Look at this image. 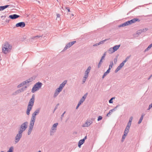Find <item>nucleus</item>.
I'll return each instance as SVG.
<instances>
[{
    "label": "nucleus",
    "instance_id": "nucleus-21",
    "mask_svg": "<svg viewBox=\"0 0 152 152\" xmlns=\"http://www.w3.org/2000/svg\"><path fill=\"white\" fill-rule=\"evenodd\" d=\"M10 5H7L4 6H0V11H1L3 10H4L8 7Z\"/></svg>",
    "mask_w": 152,
    "mask_h": 152
},
{
    "label": "nucleus",
    "instance_id": "nucleus-33",
    "mask_svg": "<svg viewBox=\"0 0 152 152\" xmlns=\"http://www.w3.org/2000/svg\"><path fill=\"white\" fill-rule=\"evenodd\" d=\"M87 93H86L82 97V98L81 99H83L84 101L85 100V99H86L87 96Z\"/></svg>",
    "mask_w": 152,
    "mask_h": 152
},
{
    "label": "nucleus",
    "instance_id": "nucleus-41",
    "mask_svg": "<svg viewBox=\"0 0 152 152\" xmlns=\"http://www.w3.org/2000/svg\"><path fill=\"white\" fill-rule=\"evenodd\" d=\"M141 30H142V32H145L147 31L148 30V29L147 28H143V29H141Z\"/></svg>",
    "mask_w": 152,
    "mask_h": 152
},
{
    "label": "nucleus",
    "instance_id": "nucleus-4",
    "mask_svg": "<svg viewBox=\"0 0 152 152\" xmlns=\"http://www.w3.org/2000/svg\"><path fill=\"white\" fill-rule=\"evenodd\" d=\"M22 133L20 131H18V134L16 135L15 137V143H17L19 142L20 138L22 136Z\"/></svg>",
    "mask_w": 152,
    "mask_h": 152
},
{
    "label": "nucleus",
    "instance_id": "nucleus-3",
    "mask_svg": "<svg viewBox=\"0 0 152 152\" xmlns=\"http://www.w3.org/2000/svg\"><path fill=\"white\" fill-rule=\"evenodd\" d=\"M28 124V122L27 121H26L23 123L20 126V127L19 131H20V132L23 133V132L25 131L26 129L27 128Z\"/></svg>",
    "mask_w": 152,
    "mask_h": 152
},
{
    "label": "nucleus",
    "instance_id": "nucleus-29",
    "mask_svg": "<svg viewBox=\"0 0 152 152\" xmlns=\"http://www.w3.org/2000/svg\"><path fill=\"white\" fill-rule=\"evenodd\" d=\"M113 48H110L108 51L107 52L109 53H114V52L113 51Z\"/></svg>",
    "mask_w": 152,
    "mask_h": 152
},
{
    "label": "nucleus",
    "instance_id": "nucleus-36",
    "mask_svg": "<svg viewBox=\"0 0 152 152\" xmlns=\"http://www.w3.org/2000/svg\"><path fill=\"white\" fill-rule=\"evenodd\" d=\"M109 39H105V40H102V41H101L99 43V45H100V44H103L104 43V42L105 41H106L107 40H109Z\"/></svg>",
    "mask_w": 152,
    "mask_h": 152
},
{
    "label": "nucleus",
    "instance_id": "nucleus-18",
    "mask_svg": "<svg viewBox=\"0 0 152 152\" xmlns=\"http://www.w3.org/2000/svg\"><path fill=\"white\" fill-rule=\"evenodd\" d=\"M33 106L30 105L29 106L28 104L26 112L27 115H29L30 111L31 110Z\"/></svg>",
    "mask_w": 152,
    "mask_h": 152
},
{
    "label": "nucleus",
    "instance_id": "nucleus-15",
    "mask_svg": "<svg viewBox=\"0 0 152 152\" xmlns=\"http://www.w3.org/2000/svg\"><path fill=\"white\" fill-rule=\"evenodd\" d=\"M124 63H121L120 64L119 66L117 67L115 71V73L117 72L118 71L120 70L121 68L124 66Z\"/></svg>",
    "mask_w": 152,
    "mask_h": 152
},
{
    "label": "nucleus",
    "instance_id": "nucleus-26",
    "mask_svg": "<svg viewBox=\"0 0 152 152\" xmlns=\"http://www.w3.org/2000/svg\"><path fill=\"white\" fill-rule=\"evenodd\" d=\"M128 26L127 24V23L126 22L124 23H122L121 24H120L118 26L119 27H124V26Z\"/></svg>",
    "mask_w": 152,
    "mask_h": 152
},
{
    "label": "nucleus",
    "instance_id": "nucleus-23",
    "mask_svg": "<svg viewBox=\"0 0 152 152\" xmlns=\"http://www.w3.org/2000/svg\"><path fill=\"white\" fill-rule=\"evenodd\" d=\"M144 115H145V114H144L143 113L142 114V115H141V117H140V118L138 122V124H139L141 123V122H142V121L143 119V117H144Z\"/></svg>",
    "mask_w": 152,
    "mask_h": 152
},
{
    "label": "nucleus",
    "instance_id": "nucleus-37",
    "mask_svg": "<svg viewBox=\"0 0 152 152\" xmlns=\"http://www.w3.org/2000/svg\"><path fill=\"white\" fill-rule=\"evenodd\" d=\"M127 134L124 133V134L122 136V142H123L124 140L126 137L127 136Z\"/></svg>",
    "mask_w": 152,
    "mask_h": 152
},
{
    "label": "nucleus",
    "instance_id": "nucleus-64",
    "mask_svg": "<svg viewBox=\"0 0 152 152\" xmlns=\"http://www.w3.org/2000/svg\"><path fill=\"white\" fill-rule=\"evenodd\" d=\"M132 120H133V117L132 116H131L129 120L132 121Z\"/></svg>",
    "mask_w": 152,
    "mask_h": 152
},
{
    "label": "nucleus",
    "instance_id": "nucleus-45",
    "mask_svg": "<svg viewBox=\"0 0 152 152\" xmlns=\"http://www.w3.org/2000/svg\"><path fill=\"white\" fill-rule=\"evenodd\" d=\"M58 125V123L54 124L53 126V128H55L56 129L57 126Z\"/></svg>",
    "mask_w": 152,
    "mask_h": 152
},
{
    "label": "nucleus",
    "instance_id": "nucleus-50",
    "mask_svg": "<svg viewBox=\"0 0 152 152\" xmlns=\"http://www.w3.org/2000/svg\"><path fill=\"white\" fill-rule=\"evenodd\" d=\"M86 79L85 78H84L83 77V80H82V84H83L85 82L86 80Z\"/></svg>",
    "mask_w": 152,
    "mask_h": 152
},
{
    "label": "nucleus",
    "instance_id": "nucleus-54",
    "mask_svg": "<svg viewBox=\"0 0 152 152\" xmlns=\"http://www.w3.org/2000/svg\"><path fill=\"white\" fill-rule=\"evenodd\" d=\"M117 58H114V63L115 64L116 63V62H117Z\"/></svg>",
    "mask_w": 152,
    "mask_h": 152
},
{
    "label": "nucleus",
    "instance_id": "nucleus-46",
    "mask_svg": "<svg viewBox=\"0 0 152 152\" xmlns=\"http://www.w3.org/2000/svg\"><path fill=\"white\" fill-rule=\"evenodd\" d=\"M129 58H126V59L122 63H124V65L125 63L128 61Z\"/></svg>",
    "mask_w": 152,
    "mask_h": 152
},
{
    "label": "nucleus",
    "instance_id": "nucleus-39",
    "mask_svg": "<svg viewBox=\"0 0 152 152\" xmlns=\"http://www.w3.org/2000/svg\"><path fill=\"white\" fill-rule=\"evenodd\" d=\"M111 69L108 68V69L107 70L106 72L104 73V74L107 75L110 72Z\"/></svg>",
    "mask_w": 152,
    "mask_h": 152
},
{
    "label": "nucleus",
    "instance_id": "nucleus-51",
    "mask_svg": "<svg viewBox=\"0 0 152 152\" xmlns=\"http://www.w3.org/2000/svg\"><path fill=\"white\" fill-rule=\"evenodd\" d=\"M131 125V124L130 123H128L127 126H126V127H128V128H130V127Z\"/></svg>",
    "mask_w": 152,
    "mask_h": 152
},
{
    "label": "nucleus",
    "instance_id": "nucleus-12",
    "mask_svg": "<svg viewBox=\"0 0 152 152\" xmlns=\"http://www.w3.org/2000/svg\"><path fill=\"white\" fill-rule=\"evenodd\" d=\"M124 63H121L120 64L119 66L117 67L115 71V73L117 72L118 71L120 70L121 68L124 66Z\"/></svg>",
    "mask_w": 152,
    "mask_h": 152
},
{
    "label": "nucleus",
    "instance_id": "nucleus-55",
    "mask_svg": "<svg viewBox=\"0 0 152 152\" xmlns=\"http://www.w3.org/2000/svg\"><path fill=\"white\" fill-rule=\"evenodd\" d=\"M66 112L65 111L61 115V119L62 120V118L64 117V114Z\"/></svg>",
    "mask_w": 152,
    "mask_h": 152
},
{
    "label": "nucleus",
    "instance_id": "nucleus-43",
    "mask_svg": "<svg viewBox=\"0 0 152 152\" xmlns=\"http://www.w3.org/2000/svg\"><path fill=\"white\" fill-rule=\"evenodd\" d=\"M56 131L55 130L53 131L51 130L50 131V135L52 136L54 134V133Z\"/></svg>",
    "mask_w": 152,
    "mask_h": 152
},
{
    "label": "nucleus",
    "instance_id": "nucleus-57",
    "mask_svg": "<svg viewBox=\"0 0 152 152\" xmlns=\"http://www.w3.org/2000/svg\"><path fill=\"white\" fill-rule=\"evenodd\" d=\"M22 85L23 86L24 85H26V84H27L26 83V81H23V82H22Z\"/></svg>",
    "mask_w": 152,
    "mask_h": 152
},
{
    "label": "nucleus",
    "instance_id": "nucleus-7",
    "mask_svg": "<svg viewBox=\"0 0 152 152\" xmlns=\"http://www.w3.org/2000/svg\"><path fill=\"white\" fill-rule=\"evenodd\" d=\"M140 21V20L139 18H134L133 19L126 21L127 23V25H129L135 23L136 21L139 22Z\"/></svg>",
    "mask_w": 152,
    "mask_h": 152
},
{
    "label": "nucleus",
    "instance_id": "nucleus-59",
    "mask_svg": "<svg viewBox=\"0 0 152 152\" xmlns=\"http://www.w3.org/2000/svg\"><path fill=\"white\" fill-rule=\"evenodd\" d=\"M99 45V44L98 43H96L94 44L93 45V46L95 47V46H98Z\"/></svg>",
    "mask_w": 152,
    "mask_h": 152
},
{
    "label": "nucleus",
    "instance_id": "nucleus-17",
    "mask_svg": "<svg viewBox=\"0 0 152 152\" xmlns=\"http://www.w3.org/2000/svg\"><path fill=\"white\" fill-rule=\"evenodd\" d=\"M40 109H37L35 111V112L32 114V117L36 118V116L37 115L39 114V112Z\"/></svg>",
    "mask_w": 152,
    "mask_h": 152
},
{
    "label": "nucleus",
    "instance_id": "nucleus-42",
    "mask_svg": "<svg viewBox=\"0 0 152 152\" xmlns=\"http://www.w3.org/2000/svg\"><path fill=\"white\" fill-rule=\"evenodd\" d=\"M113 112V111H111V110H110L109 111V112L108 113L107 115H106V116H107V117H109L110 116V115H111V114H112V112Z\"/></svg>",
    "mask_w": 152,
    "mask_h": 152
},
{
    "label": "nucleus",
    "instance_id": "nucleus-58",
    "mask_svg": "<svg viewBox=\"0 0 152 152\" xmlns=\"http://www.w3.org/2000/svg\"><path fill=\"white\" fill-rule=\"evenodd\" d=\"M23 85H22V83L19 84L18 86V88H20V87H21L22 86H23Z\"/></svg>",
    "mask_w": 152,
    "mask_h": 152
},
{
    "label": "nucleus",
    "instance_id": "nucleus-13",
    "mask_svg": "<svg viewBox=\"0 0 152 152\" xmlns=\"http://www.w3.org/2000/svg\"><path fill=\"white\" fill-rule=\"evenodd\" d=\"M124 63H121L120 64L119 66L117 67L115 71V73L117 72L118 71L120 70L121 68L124 66Z\"/></svg>",
    "mask_w": 152,
    "mask_h": 152
},
{
    "label": "nucleus",
    "instance_id": "nucleus-16",
    "mask_svg": "<svg viewBox=\"0 0 152 152\" xmlns=\"http://www.w3.org/2000/svg\"><path fill=\"white\" fill-rule=\"evenodd\" d=\"M35 120H36L35 118H34L31 117V121H30V124H29V126H30L31 127L32 126V127H34V122L35 121Z\"/></svg>",
    "mask_w": 152,
    "mask_h": 152
},
{
    "label": "nucleus",
    "instance_id": "nucleus-52",
    "mask_svg": "<svg viewBox=\"0 0 152 152\" xmlns=\"http://www.w3.org/2000/svg\"><path fill=\"white\" fill-rule=\"evenodd\" d=\"M65 9H67L68 10V12H70V10L69 9V7H65Z\"/></svg>",
    "mask_w": 152,
    "mask_h": 152
},
{
    "label": "nucleus",
    "instance_id": "nucleus-44",
    "mask_svg": "<svg viewBox=\"0 0 152 152\" xmlns=\"http://www.w3.org/2000/svg\"><path fill=\"white\" fill-rule=\"evenodd\" d=\"M59 105V103H58V104H57V105H56V106H55V107L54 110V111H53V113H54V112L58 108V106Z\"/></svg>",
    "mask_w": 152,
    "mask_h": 152
},
{
    "label": "nucleus",
    "instance_id": "nucleus-49",
    "mask_svg": "<svg viewBox=\"0 0 152 152\" xmlns=\"http://www.w3.org/2000/svg\"><path fill=\"white\" fill-rule=\"evenodd\" d=\"M88 74H87L85 73V75L83 77L85 78L86 79H87L88 78Z\"/></svg>",
    "mask_w": 152,
    "mask_h": 152
},
{
    "label": "nucleus",
    "instance_id": "nucleus-11",
    "mask_svg": "<svg viewBox=\"0 0 152 152\" xmlns=\"http://www.w3.org/2000/svg\"><path fill=\"white\" fill-rule=\"evenodd\" d=\"M20 17V16L16 14L10 15L9 18L12 20L16 19Z\"/></svg>",
    "mask_w": 152,
    "mask_h": 152
},
{
    "label": "nucleus",
    "instance_id": "nucleus-9",
    "mask_svg": "<svg viewBox=\"0 0 152 152\" xmlns=\"http://www.w3.org/2000/svg\"><path fill=\"white\" fill-rule=\"evenodd\" d=\"M91 120H89V121L86 122V123L83 124V127H88L92 123V121L94 120V118H91Z\"/></svg>",
    "mask_w": 152,
    "mask_h": 152
},
{
    "label": "nucleus",
    "instance_id": "nucleus-31",
    "mask_svg": "<svg viewBox=\"0 0 152 152\" xmlns=\"http://www.w3.org/2000/svg\"><path fill=\"white\" fill-rule=\"evenodd\" d=\"M27 88V86H25L24 87L22 88L19 90H18V91H19V92H21L22 91H23L24 90H25L26 88Z\"/></svg>",
    "mask_w": 152,
    "mask_h": 152
},
{
    "label": "nucleus",
    "instance_id": "nucleus-30",
    "mask_svg": "<svg viewBox=\"0 0 152 152\" xmlns=\"http://www.w3.org/2000/svg\"><path fill=\"white\" fill-rule=\"evenodd\" d=\"M129 128H128V127H126V128L125 130L124 133L125 134H127L129 132Z\"/></svg>",
    "mask_w": 152,
    "mask_h": 152
},
{
    "label": "nucleus",
    "instance_id": "nucleus-61",
    "mask_svg": "<svg viewBox=\"0 0 152 152\" xmlns=\"http://www.w3.org/2000/svg\"><path fill=\"white\" fill-rule=\"evenodd\" d=\"M106 52H105V53H104L103 56H102V57H105V56H106Z\"/></svg>",
    "mask_w": 152,
    "mask_h": 152
},
{
    "label": "nucleus",
    "instance_id": "nucleus-60",
    "mask_svg": "<svg viewBox=\"0 0 152 152\" xmlns=\"http://www.w3.org/2000/svg\"><path fill=\"white\" fill-rule=\"evenodd\" d=\"M51 130H52L53 131L55 130L56 131V129L55 128H53V126L51 128Z\"/></svg>",
    "mask_w": 152,
    "mask_h": 152
},
{
    "label": "nucleus",
    "instance_id": "nucleus-10",
    "mask_svg": "<svg viewBox=\"0 0 152 152\" xmlns=\"http://www.w3.org/2000/svg\"><path fill=\"white\" fill-rule=\"evenodd\" d=\"M25 26V24L24 22H21L17 23L16 24V27H20L21 28H23Z\"/></svg>",
    "mask_w": 152,
    "mask_h": 152
},
{
    "label": "nucleus",
    "instance_id": "nucleus-6",
    "mask_svg": "<svg viewBox=\"0 0 152 152\" xmlns=\"http://www.w3.org/2000/svg\"><path fill=\"white\" fill-rule=\"evenodd\" d=\"M76 42V41H74L69 42L66 45L63 51H64L66 50L68 48H69L73 45L75 44Z\"/></svg>",
    "mask_w": 152,
    "mask_h": 152
},
{
    "label": "nucleus",
    "instance_id": "nucleus-22",
    "mask_svg": "<svg viewBox=\"0 0 152 152\" xmlns=\"http://www.w3.org/2000/svg\"><path fill=\"white\" fill-rule=\"evenodd\" d=\"M33 127L29 126L28 127V135H29L32 130L33 129Z\"/></svg>",
    "mask_w": 152,
    "mask_h": 152
},
{
    "label": "nucleus",
    "instance_id": "nucleus-48",
    "mask_svg": "<svg viewBox=\"0 0 152 152\" xmlns=\"http://www.w3.org/2000/svg\"><path fill=\"white\" fill-rule=\"evenodd\" d=\"M102 118V117L101 116H99L97 119V121H99L101 120Z\"/></svg>",
    "mask_w": 152,
    "mask_h": 152
},
{
    "label": "nucleus",
    "instance_id": "nucleus-14",
    "mask_svg": "<svg viewBox=\"0 0 152 152\" xmlns=\"http://www.w3.org/2000/svg\"><path fill=\"white\" fill-rule=\"evenodd\" d=\"M124 63H121L120 64L119 66L117 67L115 71V73L117 72L118 71L120 70L121 68L124 66Z\"/></svg>",
    "mask_w": 152,
    "mask_h": 152
},
{
    "label": "nucleus",
    "instance_id": "nucleus-62",
    "mask_svg": "<svg viewBox=\"0 0 152 152\" xmlns=\"http://www.w3.org/2000/svg\"><path fill=\"white\" fill-rule=\"evenodd\" d=\"M87 138V136H86L85 137L82 139L83 140H84V141H85V140H86Z\"/></svg>",
    "mask_w": 152,
    "mask_h": 152
},
{
    "label": "nucleus",
    "instance_id": "nucleus-2",
    "mask_svg": "<svg viewBox=\"0 0 152 152\" xmlns=\"http://www.w3.org/2000/svg\"><path fill=\"white\" fill-rule=\"evenodd\" d=\"M42 85V84L41 82H39L36 83L33 87L31 90V92L32 93H34L36 91H38L41 88Z\"/></svg>",
    "mask_w": 152,
    "mask_h": 152
},
{
    "label": "nucleus",
    "instance_id": "nucleus-53",
    "mask_svg": "<svg viewBox=\"0 0 152 152\" xmlns=\"http://www.w3.org/2000/svg\"><path fill=\"white\" fill-rule=\"evenodd\" d=\"M109 103H112L113 102L112 99H110L109 101Z\"/></svg>",
    "mask_w": 152,
    "mask_h": 152
},
{
    "label": "nucleus",
    "instance_id": "nucleus-28",
    "mask_svg": "<svg viewBox=\"0 0 152 152\" xmlns=\"http://www.w3.org/2000/svg\"><path fill=\"white\" fill-rule=\"evenodd\" d=\"M110 65L109 66V68L111 69L113 67V61H110Z\"/></svg>",
    "mask_w": 152,
    "mask_h": 152
},
{
    "label": "nucleus",
    "instance_id": "nucleus-8",
    "mask_svg": "<svg viewBox=\"0 0 152 152\" xmlns=\"http://www.w3.org/2000/svg\"><path fill=\"white\" fill-rule=\"evenodd\" d=\"M35 96L34 94L32 95V97L30 99L28 102V105H29V106H30V105L33 106L35 100Z\"/></svg>",
    "mask_w": 152,
    "mask_h": 152
},
{
    "label": "nucleus",
    "instance_id": "nucleus-27",
    "mask_svg": "<svg viewBox=\"0 0 152 152\" xmlns=\"http://www.w3.org/2000/svg\"><path fill=\"white\" fill-rule=\"evenodd\" d=\"M152 47V43L149 45L148 47L145 50L144 52L148 51Z\"/></svg>",
    "mask_w": 152,
    "mask_h": 152
},
{
    "label": "nucleus",
    "instance_id": "nucleus-1",
    "mask_svg": "<svg viewBox=\"0 0 152 152\" xmlns=\"http://www.w3.org/2000/svg\"><path fill=\"white\" fill-rule=\"evenodd\" d=\"M12 46L8 42H6L4 43V46L2 47V51L5 54H7L8 52L11 51Z\"/></svg>",
    "mask_w": 152,
    "mask_h": 152
},
{
    "label": "nucleus",
    "instance_id": "nucleus-47",
    "mask_svg": "<svg viewBox=\"0 0 152 152\" xmlns=\"http://www.w3.org/2000/svg\"><path fill=\"white\" fill-rule=\"evenodd\" d=\"M84 101L83 100V99H80L79 101V102L78 103V104H79L80 105H81V104L83 103V102H84Z\"/></svg>",
    "mask_w": 152,
    "mask_h": 152
},
{
    "label": "nucleus",
    "instance_id": "nucleus-56",
    "mask_svg": "<svg viewBox=\"0 0 152 152\" xmlns=\"http://www.w3.org/2000/svg\"><path fill=\"white\" fill-rule=\"evenodd\" d=\"M6 15H2V16H1V18H2L3 19H4V18H6Z\"/></svg>",
    "mask_w": 152,
    "mask_h": 152
},
{
    "label": "nucleus",
    "instance_id": "nucleus-35",
    "mask_svg": "<svg viewBox=\"0 0 152 152\" xmlns=\"http://www.w3.org/2000/svg\"><path fill=\"white\" fill-rule=\"evenodd\" d=\"M120 105L119 104H118V105H117L115 107V108H114L111 110V111H115L116 109H117V108L119 106H120Z\"/></svg>",
    "mask_w": 152,
    "mask_h": 152
},
{
    "label": "nucleus",
    "instance_id": "nucleus-63",
    "mask_svg": "<svg viewBox=\"0 0 152 152\" xmlns=\"http://www.w3.org/2000/svg\"><path fill=\"white\" fill-rule=\"evenodd\" d=\"M56 16H57V18H60V14H57V15H56Z\"/></svg>",
    "mask_w": 152,
    "mask_h": 152
},
{
    "label": "nucleus",
    "instance_id": "nucleus-5",
    "mask_svg": "<svg viewBox=\"0 0 152 152\" xmlns=\"http://www.w3.org/2000/svg\"><path fill=\"white\" fill-rule=\"evenodd\" d=\"M67 83L66 80L64 81L62 83H61L59 86V87L57 88L56 91H57L58 92H60V91H61L62 90V89L63 88L65 84H66Z\"/></svg>",
    "mask_w": 152,
    "mask_h": 152
},
{
    "label": "nucleus",
    "instance_id": "nucleus-24",
    "mask_svg": "<svg viewBox=\"0 0 152 152\" xmlns=\"http://www.w3.org/2000/svg\"><path fill=\"white\" fill-rule=\"evenodd\" d=\"M91 69V67L90 66H89L85 72V73L86 74H88L90 72V71Z\"/></svg>",
    "mask_w": 152,
    "mask_h": 152
},
{
    "label": "nucleus",
    "instance_id": "nucleus-32",
    "mask_svg": "<svg viewBox=\"0 0 152 152\" xmlns=\"http://www.w3.org/2000/svg\"><path fill=\"white\" fill-rule=\"evenodd\" d=\"M33 80L31 78L27 79L26 80V81L27 83V84L31 82Z\"/></svg>",
    "mask_w": 152,
    "mask_h": 152
},
{
    "label": "nucleus",
    "instance_id": "nucleus-34",
    "mask_svg": "<svg viewBox=\"0 0 152 152\" xmlns=\"http://www.w3.org/2000/svg\"><path fill=\"white\" fill-rule=\"evenodd\" d=\"M13 147L12 146L10 147L7 152H13Z\"/></svg>",
    "mask_w": 152,
    "mask_h": 152
},
{
    "label": "nucleus",
    "instance_id": "nucleus-19",
    "mask_svg": "<svg viewBox=\"0 0 152 152\" xmlns=\"http://www.w3.org/2000/svg\"><path fill=\"white\" fill-rule=\"evenodd\" d=\"M84 142L85 141H84V140H83L82 139L80 140L78 144V147L80 148L81 147V145L83 144L84 143Z\"/></svg>",
    "mask_w": 152,
    "mask_h": 152
},
{
    "label": "nucleus",
    "instance_id": "nucleus-25",
    "mask_svg": "<svg viewBox=\"0 0 152 152\" xmlns=\"http://www.w3.org/2000/svg\"><path fill=\"white\" fill-rule=\"evenodd\" d=\"M104 58H101V59H100V61L98 64V68H99L100 67L102 63L103 62L102 60L104 59Z\"/></svg>",
    "mask_w": 152,
    "mask_h": 152
},
{
    "label": "nucleus",
    "instance_id": "nucleus-20",
    "mask_svg": "<svg viewBox=\"0 0 152 152\" xmlns=\"http://www.w3.org/2000/svg\"><path fill=\"white\" fill-rule=\"evenodd\" d=\"M120 46V45H116L114 46L113 47V52H115L117 51L119 48Z\"/></svg>",
    "mask_w": 152,
    "mask_h": 152
},
{
    "label": "nucleus",
    "instance_id": "nucleus-38",
    "mask_svg": "<svg viewBox=\"0 0 152 152\" xmlns=\"http://www.w3.org/2000/svg\"><path fill=\"white\" fill-rule=\"evenodd\" d=\"M142 30L141 29L137 30L136 32V34L139 35L141 33H142Z\"/></svg>",
    "mask_w": 152,
    "mask_h": 152
},
{
    "label": "nucleus",
    "instance_id": "nucleus-40",
    "mask_svg": "<svg viewBox=\"0 0 152 152\" xmlns=\"http://www.w3.org/2000/svg\"><path fill=\"white\" fill-rule=\"evenodd\" d=\"M56 92H55L54 94L53 97H56V96L58 95V94L59 93V92H58V91H56Z\"/></svg>",
    "mask_w": 152,
    "mask_h": 152
}]
</instances>
